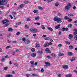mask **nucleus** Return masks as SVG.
I'll use <instances>...</instances> for the list:
<instances>
[{
  "label": "nucleus",
  "mask_w": 77,
  "mask_h": 77,
  "mask_svg": "<svg viewBox=\"0 0 77 77\" xmlns=\"http://www.w3.org/2000/svg\"><path fill=\"white\" fill-rule=\"evenodd\" d=\"M54 21H57V23H62V22L61 19L59 18H57V16L54 17Z\"/></svg>",
  "instance_id": "nucleus-1"
},
{
  "label": "nucleus",
  "mask_w": 77,
  "mask_h": 77,
  "mask_svg": "<svg viewBox=\"0 0 77 77\" xmlns=\"http://www.w3.org/2000/svg\"><path fill=\"white\" fill-rule=\"evenodd\" d=\"M8 3L7 0H0V5H6Z\"/></svg>",
  "instance_id": "nucleus-2"
},
{
  "label": "nucleus",
  "mask_w": 77,
  "mask_h": 77,
  "mask_svg": "<svg viewBox=\"0 0 77 77\" xmlns=\"http://www.w3.org/2000/svg\"><path fill=\"white\" fill-rule=\"evenodd\" d=\"M70 7H71V3H69L68 4L67 6L65 7V9L66 10V9H69L70 8Z\"/></svg>",
  "instance_id": "nucleus-3"
},
{
  "label": "nucleus",
  "mask_w": 77,
  "mask_h": 77,
  "mask_svg": "<svg viewBox=\"0 0 77 77\" xmlns=\"http://www.w3.org/2000/svg\"><path fill=\"white\" fill-rule=\"evenodd\" d=\"M30 31L31 32H34V31L35 32H36L38 31V30L36 28H32L30 29Z\"/></svg>",
  "instance_id": "nucleus-4"
},
{
  "label": "nucleus",
  "mask_w": 77,
  "mask_h": 77,
  "mask_svg": "<svg viewBox=\"0 0 77 77\" xmlns=\"http://www.w3.org/2000/svg\"><path fill=\"white\" fill-rule=\"evenodd\" d=\"M45 63L46 66L45 65V67H47V66H50L51 65L50 63H49L48 62H45Z\"/></svg>",
  "instance_id": "nucleus-5"
},
{
  "label": "nucleus",
  "mask_w": 77,
  "mask_h": 77,
  "mask_svg": "<svg viewBox=\"0 0 77 77\" xmlns=\"http://www.w3.org/2000/svg\"><path fill=\"white\" fill-rule=\"evenodd\" d=\"M9 21L8 20H4L2 21V23H3V24H5V23H8Z\"/></svg>",
  "instance_id": "nucleus-6"
},
{
  "label": "nucleus",
  "mask_w": 77,
  "mask_h": 77,
  "mask_svg": "<svg viewBox=\"0 0 77 77\" xmlns=\"http://www.w3.org/2000/svg\"><path fill=\"white\" fill-rule=\"evenodd\" d=\"M45 51L46 52V53H51V51H50L49 50V49H48V48H46Z\"/></svg>",
  "instance_id": "nucleus-7"
},
{
  "label": "nucleus",
  "mask_w": 77,
  "mask_h": 77,
  "mask_svg": "<svg viewBox=\"0 0 77 77\" xmlns=\"http://www.w3.org/2000/svg\"><path fill=\"white\" fill-rule=\"evenodd\" d=\"M62 68H64V69H67V68H68V66L66 65H64L63 66Z\"/></svg>",
  "instance_id": "nucleus-8"
},
{
  "label": "nucleus",
  "mask_w": 77,
  "mask_h": 77,
  "mask_svg": "<svg viewBox=\"0 0 77 77\" xmlns=\"http://www.w3.org/2000/svg\"><path fill=\"white\" fill-rule=\"evenodd\" d=\"M37 52L38 53V54H39L41 55V54H42V53H43V51H38Z\"/></svg>",
  "instance_id": "nucleus-9"
},
{
  "label": "nucleus",
  "mask_w": 77,
  "mask_h": 77,
  "mask_svg": "<svg viewBox=\"0 0 77 77\" xmlns=\"http://www.w3.org/2000/svg\"><path fill=\"white\" fill-rule=\"evenodd\" d=\"M74 30L75 32H74L73 34L75 35H76L77 34V29H75Z\"/></svg>",
  "instance_id": "nucleus-10"
},
{
  "label": "nucleus",
  "mask_w": 77,
  "mask_h": 77,
  "mask_svg": "<svg viewBox=\"0 0 77 77\" xmlns=\"http://www.w3.org/2000/svg\"><path fill=\"white\" fill-rule=\"evenodd\" d=\"M69 39H72L73 36L72 34H70L69 35Z\"/></svg>",
  "instance_id": "nucleus-11"
},
{
  "label": "nucleus",
  "mask_w": 77,
  "mask_h": 77,
  "mask_svg": "<svg viewBox=\"0 0 77 77\" xmlns=\"http://www.w3.org/2000/svg\"><path fill=\"white\" fill-rule=\"evenodd\" d=\"M49 46V44L48 43H45L44 45V47H48Z\"/></svg>",
  "instance_id": "nucleus-12"
},
{
  "label": "nucleus",
  "mask_w": 77,
  "mask_h": 77,
  "mask_svg": "<svg viewBox=\"0 0 77 77\" xmlns=\"http://www.w3.org/2000/svg\"><path fill=\"white\" fill-rule=\"evenodd\" d=\"M19 8L17 9H19L20 8H23V7H24V5L22 4L20 5V6H19Z\"/></svg>",
  "instance_id": "nucleus-13"
},
{
  "label": "nucleus",
  "mask_w": 77,
  "mask_h": 77,
  "mask_svg": "<svg viewBox=\"0 0 77 77\" xmlns=\"http://www.w3.org/2000/svg\"><path fill=\"white\" fill-rule=\"evenodd\" d=\"M36 56V54L35 53L32 54L31 55V57H35Z\"/></svg>",
  "instance_id": "nucleus-14"
},
{
  "label": "nucleus",
  "mask_w": 77,
  "mask_h": 77,
  "mask_svg": "<svg viewBox=\"0 0 77 77\" xmlns=\"http://www.w3.org/2000/svg\"><path fill=\"white\" fill-rule=\"evenodd\" d=\"M47 29L49 30H50V31H53V29L49 26L48 27Z\"/></svg>",
  "instance_id": "nucleus-15"
},
{
  "label": "nucleus",
  "mask_w": 77,
  "mask_h": 77,
  "mask_svg": "<svg viewBox=\"0 0 77 77\" xmlns=\"http://www.w3.org/2000/svg\"><path fill=\"white\" fill-rule=\"evenodd\" d=\"M68 55L69 56H71L72 55V53L71 52H69L68 53Z\"/></svg>",
  "instance_id": "nucleus-16"
},
{
  "label": "nucleus",
  "mask_w": 77,
  "mask_h": 77,
  "mask_svg": "<svg viewBox=\"0 0 77 77\" xmlns=\"http://www.w3.org/2000/svg\"><path fill=\"white\" fill-rule=\"evenodd\" d=\"M75 57H72V59H70L71 62L74 61V60H75Z\"/></svg>",
  "instance_id": "nucleus-17"
},
{
  "label": "nucleus",
  "mask_w": 77,
  "mask_h": 77,
  "mask_svg": "<svg viewBox=\"0 0 77 77\" xmlns=\"http://www.w3.org/2000/svg\"><path fill=\"white\" fill-rule=\"evenodd\" d=\"M6 77H12V75H10V74L6 75Z\"/></svg>",
  "instance_id": "nucleus-18"
},
{
  "label": "nucleus",
  "mask_w": 77,
  "mask_h": 77,
  "mask_svg": "<svg viewBox=\"0 0 77 77\" xmlns=\"http://www.w3.org/2000/svg\"><path fill=\"white\" fill-rule=\"evenodd\" d=\"M66 77H72V75L71 74H69L66 75Z\"/></svg>",
  "instance_id": "nucleus-19"
},
{
  "label": "nucleus",
  "mask_w": 77,
  "mask_h": 77,
  "mask_svg": "<svg viewBox=\"0 0 77 77\" xmlns=\"http://www.w3.org/2000/svg\"><path fill=\"white\" fill-rule=\"evenodd\" d=\"M68 16H69V17H73V16H74V14H69L68 15Z\"/></svg>",
  "instance_id": "nucleus-20"
},
{
  "label": "nucleus",
  "mask_w": 77,
  "mask_h": 77,
  "mask_svg": "<svg viewBox=\"0 0 77 77\" xmlns=\"http://www.w3.org/2000/svg\"><path fill=\"white\" fill-rule=\"evenodd\" d=\"M60 27V25H57V26L55 27V29H57Z\"/></svg>",
  "instance_id": "nucleus-21"
},
{
  "label": "nucleus",
  "mask_w": 77,
  "mask_h": 77,
  "mask_svg": "<svg viewBox=\"0 0 77 77\" xmlns=\"http://www.w3.org/2000/svg\"><path fill=\"white\" fill-rule=\"evenodd\" d=\"M8 32H10V31H12L13 30V29H12L11 28H8Z\"/></svg>",
  "instance_id": "nucleus-22"
},
{
  "label": "nucleus",
  "mask_w": 77,
  "mask_h": 77,
  "mask_svg": "<svg viewBox=\"0 0 77 77\" xmlns=\"http://www.w3.org/2000/svg\"><path fill=\"white\" fill-rule=\"evenodd\" d=\"M43 30H45V26H44V25H42L41 26Z\"/></svg>",
  "instance_id": "nucleus-23"
},
{
  "label": "nucleus",
  "mask_w": 77,
  "mask_h": 77,
  "mask_svg": "<svg viewBox=\"0 0 77 77\" xmlns=\"http://www.w3.org/2000/svg\"><path fill=\"white\" fill-rule=\"evenodd\" d=\"M29 1H24V3L25 4H27V3H29Z\"/></svg>",
  "instance_id": "nucleus-24"
},
{
  "label": "nucleus",
  "mask_w": 77,
  "mask_h": 77,
  "mask_svg": "<svg viewBox=\"0 0 77 77\" xmlns=\"http://www.w3.org/2000/svg\"><path fill=\"white\" fill-rule=\"evenodd\" d=\"M33 12L35 14H38V11L37 10H34L33 11Z\"/></svg>",
  "instance_id": "nucleus-25"
},
{
  "label": "nucleus",
  "mask_w": 77,
  "mask_h": 77,
  "mask_svg": "<svg viewBox=\"0 0 77 77\" xmlns=\"http://www.w3.org/2000/svg\"><path fill=\"white\" fill-rule=\"evenodd\" d=\"M64 18L65 19V20H69V17L67 16H65L64 17Z\"/></svg>",
  "instance_id": "nucleus-26"
},
{
  "label": "nucleus",
  "mask_w": 77,
  "mask_h": 77,
  "mask_svg": "<svg viewBox=\"0 0 77 77\" xmlns=\"http://www.w3.org/2000/svg\"><path fill=\"white\" fill-rule=\"evenodd\" d=\"M67 27H72V25L71 24H69L68 25Z\"/></svg>",
  "instance_id": "nucleus-27"
},
{
  "label": "nucleus",
  "mask_w": 77,
  "mask_h": 77,
  "mask_svg": "<svg viewBox=\"0 0 77 77\" xmlns=\"http://www.w3.org/2000/svg\"><path fill=\"white\" fill-rule=\"evenodd\" d=\"M59 5V3H58V2H57L55 3V6H56V7H57Z\"/></svg>",
  "instance_id": "nucleus-28"
},
{
  "label": "nucleus",
  "mask_w": 77,
  "mask_h": 77,
  "mask_svg": "<svg viewBox=\"0 0 77 77\" xmlns=\"http://www.w3.org/2000/svg\"><path fill=\"white\" fill-rule=\"evenodd\" d=\"M51 56L53 57H56V55H55V54L53 53L51 54Z\"/></svg>",
  "instance_id": "nucleus-29"
},
{
  "label": "nucleus",
  "mask_w": 77,
  "mask_h": 77,
  "mask_svg": "<svg viewBox=\"0 0 77 77\" xmlns=\"http://www.w3.org/2000/svg\"><path fill=\"white\" fill-rule=\"evenodd\" d=\"M69 49H72V48H73V46L72 45H70L69 47Z\"/></svg>",
  "instance_id": "nucleus-30"
},
{
  "label": "nucleus",
  "mask_w": 77,
  "mask_h": 77,
  "mask_svg": "<svg viewBox=\"0 0 77 77\" xmlns=\"http://www.w3.org/2000/svg\"><path fill=\"white\" fill-rule=\"evenodd\" d=\"M59 55L60 56H64V54L63 53H60L59 54Z\"/></svg>",
  "instance_id": "nucleus-31"
},
{
  "label": "nucleus",
  "mask_w": 77,
  "mask_h": 77,
  "mask_svg": "<svg viewBox=\"0 0 77 77\" xmlns=\"http://www.w3.org/2000/svg\"><path fill=\"white\" fill-rule=\"evenodd\" d=\"M35 45H36V46L35 47H39V44L38 43H36L35 44Z\"/></svg>",
  "instance_id": "nucleus-32"
},
{
  "label": "nucleus",
  "mask_w": 77,
  "mask_h": 77,
  "mask_svg": "<svg viewBox=\"0 0 77 77\" xmlns=\"http://www.w3.org/2000/svg\"><path fill=\"white\" fill-rule=\"evenodd\" d=\"M35 20H38L39 19V18L38 17H35Z\"/></svg>",
  "instance_id": "nucleus-33"
},
{
  "label": "nucleus",
  "mask_w": 77,
  "mask_h": 77,
  "mask_svg": "<svg viewBox=\"0 0 77 77\" xmlns=\"http://www.w3.org/2000/svg\"><path fill=\"white\" fill-rule=\"evenodd\" d=\"M38 8H39V9H40L41 10H43V8L41 7V6H38Z\"/></svg>",
  "instance_id": "nucleus-34"
},
{
  "label": "nucleus",
  "mask_w": 77,
  "mask_h": 77,
  "mask_svg": "<svg viewBox=\"0 0 77 77\" xmlns=\"http://www.w3.org/2000/svg\"><path fill=\"white\" fill-rule=\"evenodd\" d=\"M31 51H32V52H34V51H35V48H32L31 49Z\"/></svg>",
  "instance_id": "nucleus-35"
},
{
  "label": "nucleus",
  "mask_w": 77,
  "mask_h": 77,
  "mask_svg": "<svg viewBox=\"0 0 77 77\" xmlns=\"http://www.w3.org/2000/svg\"><path fill=\"white\" fill-rule=\"evenodd\" d=\"M25 27H26V29H29V27L27 25H25Z\"/></svg>",
  "instance_id": "nucleus-36"
},
{
  "label": "nucleus",
  "mask_w": 77,
  "mask_h": 77,
  "mask_svg": "<svg viewBox=\"0 0 77 77\" xmlns=\"http://www.w3.org/2000/svg\"><path fill=\"white\" fill-rule=\"evenodd\" d=\"M65 42L66 44H68V45H69V44H70V42H69L68 41Z\"/></svg>",
  "instance_id": "nucleus-37"
},
{
  "label": "nucleus",
  "mask_w": 77,
  "mask_h": 77,
  "mask_svg": "<svg viewBox=\"0 0 77 77\" xmlns=\"http://www.w3.org/2000/svg\"><path fill=\"white\" fill-rule=\"evenodd\" d=\"M75 39V40H77V35H75L74 36Z\"/></svg>",
  "instance_id": "nucleus-38"
},
{
  "label": "nucleus",
  "mask_w": 77,
  "mask_h": 77,
  "mask_svg": "<svg viewBox=\"0 0 77 77\" xmlns=\"http://www.w3.org/2000/svg\"><path fill=\"white\" fill-rule=\"evenodd\" d=\"M61 30L63 32H64V31H65V28L63 27V28Z\"/></svg>",
  "instance_id": "nucleus-39"
},
{
  "label": "nucleus",
  "mask_w": 77,
  "mask_h": 77,
  "mask_svg": "<svg viewBox=\"0 0 77 77\" xmlns=\"http://www.w3.org/2000/svg\"><path fill=\"white\" fill-rule=\"evenodd\" d=\"M50 39V37H47L45 38V40H48V39Z\"/></svg>",
  "instance_id": "nucleus-40"
},
{
  "label": "nucleus",
  "mask_w": 77,
  "mask_h": 77,
  "mask_svg": "<svg viewBox=\"0 0 77 77\" xmlns=\"http://www.w3.org/2000/svg\"><path fill=\"white\" fill-rule=\"evenodd\" d=\"M22 41H24V42H25L26 41V40L25 38H22Z\"/></svg>",
  "instance_id": "nucleus-41"
},
{
  "label": "nucleus",
  "mask_w": 77,
  "mask_h": 77,
  "mask_svg": "<svg viewBox=\"0 0 77 77\" xmlns=\"http://www.w3.org/2000/svg\"><path fill=\"white\" fill-rule=\"evenodd\" d=\"M34 24H37V25H38V26H39V25H40V23H34Z\"/></svg>",
  "instance_id": "nucleus-42"
},
{
  "label": "nucleus",
  "mask_w": 77,
  "mask_h": 77,
  "mask_svg": "<svg viewBox=\"0 0 77 77\" xmlns=\"http://www.w3.org/2000/svg\"><path fill=\"white\" fill-rule=\"evenodd\" d=\"M72 19H70L69 20H68V22H71L72 21Z\"/></svg>",
  "instance_id": "nucleus-43"
},
{
  "label": "nucleus",
  "mask_w": 77,
  "mask_h": 77,
  "mask_svg": "<svg viewBox=\"0 0 77 77\" xmlns=\"http://www.w3.org/2000/svg\"><path fill=\"white\" fill-rule=\"evenodd\" d=\"M65 30L66 31V32H68V30H69V29H68V28H65Z\"/></svg>",
  "instance_id": "nucleus-44"
},
{
  "label": "nucleus",
  "mask_w": 77,
  "mask_h": 77,
  "mask_svg": "<svg viewBox=\"0 0 77 77\" xmlns=\"http://www.w3.org/2000/svg\"><path fill=\"white\" fill-rule=\"evenodd\" d=\"M44 71V68H42L41 69V72H43Z\"/></svg>",
  "instance_id": "nucleus-45"
},
{
  "label": "nucleus",
  "mask_w": 77,
  "mask_h": 77,
  "mask_svg": "<svg viewBox=\"0 0 77 77\" xmlns=\"http://www.w3.org/2000/svg\"><path fill=\"white\" fill-rule=\"evenodd\" d=\"M46 57L48 58V59H50L51 58V57L50 56H49L48 55Z\"/></svg>",
  "instance_id": "nucleus-46"
},
{
  "label": "nucleus",
  "mask_w": 77,
  "mask_h": 77,
  "mask_svg": "<svg viewBox=\"0 0 77 77\" xmlns=\"http://www.w3.org/2000/svg\"><path fill=\"white\" fill-rule=\"evenodd\" d=\"M21 24V22H19L18 23H17V25H20V24Z\"/></svg>",
  "instance_id": "nucleus-47"
},
{
  "label": "nucleus",
  "mask_w": 77,
  "mask_h": 77,
  "mask_svg": "<svg viewBox=\"0 0 77 77\" xmlns=\"http://www.w3.org/2000/svg\"><path fill=\"white\" fill-rule=\"evenodd\" d=\"M30 42V40H29V39H28L27 40V44H29Z\"/></svg>",
  "instance_id": "nucleus-48"
},
{
  "label": "nucleus",
  "mask_w": 77,
  "mask_h": 77,
  "mask_svg": "<svg viewBox=\"0 0 77 77\" xmlns=\"http://www.w3.org/2000/svg\"><path fill=\"white\" fill-rule=\"evenodd\" d=\"M30 63H31V64H33V63H35V61H31Z\"/></svg>",
  "instance_id": "nucleus-49"
},
{
  "label": "nucleus",
  "mask_w": 77,
  "mask_h": 77,
  "mask_svg": "<svg viewBox=\"0 0 77 77\" xmlns=\"http://www.w3.org/2000/svg\"><path fill=\"white\" fill-rule=\"evenodd\" d=\"M52 0H48L47 1V3H50V2H51Z\"/></svg>",
  "instance_id": "nucleus-50"
},
{
  "label": "nucleus",
  "mask_w": 77,
  "mask_h": 77,
  "mask_svg": "<svg viewBox=\"0 0 77 77\" xmlns=\"http://www.w3.org/2000/svg\"><path fill=\"white\" fill-rule=\"evenodd\" d=\"M58 33L59 34V35H60L62 33V32H61V31H59L58 32Z\"/></svg>",
  "instance_id": "nucleus-51"
},
{
  "label": "nucleus",
  "mask_w": 77,
  "mask_h": 77,
  "mask_svg": "<svg viewBox=\"0 0 77 77\" xmlns=\"http://www.w3.org/2000/svg\"><path fill=\"white\" fill-rule=\"evenodd\" d=\"M4 70H7V69H8V67H4Z\"/></svg>",
  "instance_id": "nucleus-52"
},
{
  "label": "nucleus",
  "mask_w": 77,
  "mask_h": 77,
  "mask_svg": "<svg viewBox=\"0 0 77 77\" xmlns=\"http://www.w3.org/2000/svg\"><path fill=\"white\" fill-rule=\"evenodd\" d=\"M14 64L15 66H18V64L17 63H14Z\"/></svg>",
  "instance_id": "nucleus-53"
},
{
  "label": "nucleus",
  "mask_w": 77,
  "mask_h": 77,
  "mask_svg": "<svg viewBox=\"0 0 77 77\" xmlns=\"http://www.w3.org/2000/svg\"><path fill=\"white\" fill-rule=\"evenodd\" d=\"M32 75H33V76H37V74H34V73L32 74Z\"/></svg>",
  "instance_id": "nucleus-54"
},
{
  "label": "nucleus",
  "mask_w": 77,
  "mask_h": 77,
  "mask_svg": "<svg viewBox=\"0 0 77 77\" xmlns=\"http://www.w3.org/2000/svg\"><path fill=\"white\" fill-rule=\"evenodd\" d=\"M20 34V33L19 32H18L16 33V35H18Z\"/></svg>",
  "instance_id": "nucleus-55"
},
{
  "label": "nucleus",
  "mask_w": 77,
  "mask_h": 77,
  "mask_svg": "<svg viewBox=\"0 0 77 77\" xmlns=\"http://www.w3.org/2000/svg\"><path fill=\"white\" fill-rule=\"evenodd\" d=\"M9 16L11 18V19H13V17H12V16L11 15H10Z\"/></svg>",
  "instance_id": "nucleus-56"
},
{
  "label": "nucleus",
  "mask_w": 77,
  "mask_h": 77,
  "mask_svg": "<svg viewBox=\"0 0 77 77\" xmlns=\"http://www.w3.org/2000/svg\"><path fill=\"white\" fill-rule=\"evenodd\" d=\"M48 44H49V45H52V43L51 42H49V43H48Z\"/></svg>",
  "instance_id": "nucleus-57"
},
{
  "label": "nucleus",
  "mask_w": 77,
  "mask_h": 77,
  "mask_svg": "<svg viewBox=\"0 0 77 77\" xmlns=\"http://www.w3.org/2000/svg\"><path fill=\"white\" fill-rule=\"evenodd\" d=\"M30 21V18H28L27 19V21Z\"/></svg>",
  "instance_id": "nucleus-58"
},
{
  "label": "nucleus",
  "mask_w": 77,
  "mask_h": 77,
  "mask_svg": "<svg viewBox=\"0 0 77 77\" xmlns=\"http://www.w3.org/2000/svg\"><path fill=\"white\" fill-rule=\"evenodd\" d=\"M58 76L59 77H62V75L60 74H58Z\"/></svg>",
  "instance_id": "nucleus-59"
},
{
  "label": "nucleus",
  "mask_w": 77,
  "mask_h": 77,
  "mask_svg": "<svg viewBox=\"0 0 77 77\" xmlns=\"http://www.w3.org/2000/svg\"><path fill=\"white\" fill-rule=\"evenodd\" d=\"M11 36V34L9 33V34H8L7 35V37H9Z\"/></svg>",
  "instance_id": "nucleus-60"
},
{
  "label": "nucleus",
  "mask_w": 77,
  "mask_h": 77,
  "mask_svg": "<svg viewBox=\"0 0 77 77\" xmlns=\"http://www.w3.org/2000/svg\"><path fill=\"white\" fill-rule=\"evenodd\" d=\"M37 35L36 34H35L33 35V36H34V37H35V36Z\"/></svg>",
  "instance_id": "nucleus-61"
},
{
  "label": "nucleus",
  "mask_w": 77,
  "mask_h": 77,
  "mask_svg": "<svg viewBox=\"0 0 77 77\" xmlns=\"http://www.w3.org/2000/svg\"><path fill=\"white\" fill-rule=\"evenodd\" d=\"M12 55H14L15 54V53L14 52H13L12 53Z\"/></svg>",
  "instance_id": "nucleus-62"
},
{
  "label": "nucleus",
  "mask_w": 77,
  "mask_h": 77,
  "mask_svg": "<svg viewBox=\"0 0 77 77\" xmlns=\"http://www.w3.org/2000/svg\"><path fill=\"white\" fill-rule=\"evenodd\" d=\"M8 25H9V24L7 23L5 25V27H6L7 26H8Z\"/></svg>",
  "instance_id": "nucleus-63"
},
{
  "label": "nucleus",
  "mask_w": 77,
  "mask_h": 77,
  "mask_svg": "<svg viewBox=\"0 0 77 77\" xmlns=\"http://www.w3.org/2000/svg\"><path fill=\"white\" fill-rule=\"evenodd\" d=\"M73 72H75V73H76V74H77V71L75 70H73Z\"/></svg>",
  "instance_id": "nucleus-64"
}]
</instances>
